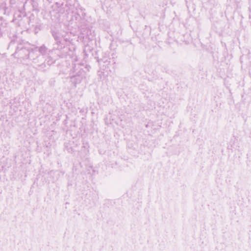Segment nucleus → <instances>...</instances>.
I'll return each mask as SVG.
<instances>
[{"instance_id":"f257e3e1","label":"nucleus","mask_w":251,"mask_h":251,"mask_svg":"<svg viewBox=\"0 0 251 251\" xmlns=\"http://www.w3.org/2000/svg\"><path fill=\"white\" fill-rule=\"evenodd\" d=\"M36 49H37V47L31 45L28 42H24L23 44H20L18 46L15 52L12 55L18 54V57L23 59L27 58L30 51H33Z\"/></svg>"},{"instance_id":"f03ea898","label":"nucleus","mask_w":251,"mask_h":251,"mask_svg":"<svg viewBox=\"0 0 251 251\" xmlns=\"http://www.w3.org/2000/svg\"><path fill=\"white\" fill-rule=\"evenodd\" d=\"M52 35L56 42L55 45L56 46L54 48L60 50L63 49L65 48V45L62 42V36L56 32H53Z\"/></svg>"},{"instance_id":"7ed1b4c3","label":"nucleus","mask_w":251,"mask_h":251,"mask_svg":"<svg viewBox=\"0 0 251 251\" xmlns=\"http://www.w3.org/2000/svg\"><path fill=\"white\" fill-rule=\"evenodd\" d=\"M39 51L41 54L45 55L48 52V48L43 45L39 48Z\"/></svg>"},{"instance_id":"20e7f679","label":"nucleus","mask_w":251,"mask_h":251,"mask_svg":"<svg viewBox=\"0 0 251 251\" xmlns=\"http://www.w3.org/2000/svg\"><path fill=\"white\" fill-rule=\"evenodd\" d=\"M86 33L88 34V38L89 39H92V38L94 37V35H92V33L91 31L89 29L86 30Z\"/></svg>"},{"instance_id":"39448f33","label":"nucleus","mask_w":251,"mask_h":251,"mask_svg":"<svg viewBox=\"0 0 251 251\" xmlns=\"http://www.w3.org/2000/svg\"><path fill=\"white\" fill-rule=\"evenodd\" d=\"M64 40L66 41V42H69L70 44H72V42L71 41H70L69 40H68L67 38H65L64 39Z\"/></svg>"}]
</instances>
